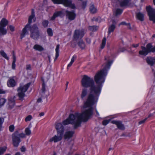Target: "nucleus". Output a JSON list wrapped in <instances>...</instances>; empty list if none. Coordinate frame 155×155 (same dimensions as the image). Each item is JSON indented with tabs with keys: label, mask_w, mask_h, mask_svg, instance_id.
I'll return each mask as SVG.
<instances>
[{
	"label": "nucleus",
	"mask_w": 155,
	"mask_h": 155,
	"mask_svg": "<svg viewBox=\"0 0 155 155\" xmlns=\"http://www.w3.org/2000/svg\"><path fill=\"white\" fill-rule=\"evenodd\" d=\"M29 30L30 32V37L34 40H37L40 36L38 28L35 25H34L30 27Z\"/></svg>",
	"instance_id": "39448f33"
},
{
	"label": "nucleus",
	"mask_w": 155,
	"mask_h": 155,
	"mask_svg": "<svg viewBox=\"0 0 155 155\" xmlns=\"http://www.w3.org/2000/svg\"><path fill=\"white\" fill-rule=\"evenodd\" d=\"M35 16V15L34 9H32L31 10V14L29 16L28 19H32L34 18Z\"/></svg>",
	"instance_id": "7c9ffc66"
},
{
	"label": "nucleus",
	"mask_w": 155,
	"mask_h": 155,
	"mask_svg": "<svg viewBox=\"0 0 155 155\" xmlns=\"http://www.w3.org/2000/svg\"><path fill=\"white\" fill-rule=\"evenodd\" d=\"M74 132V131H68L66 132L64 135V138L65 139H69L71 138Z\"/></svg>",
	"instance_id": "6ab92c4d"
},
{
	"label": "nucleus",
	"mask_w": 155,
	"mask_h": 155,
	"mask_svg": "<svg viewBox=\"0 0 155 155\" xmlns=\"http://www.w3.org/2000/svg\"><path fill=\"white\" fill-rule=\"evenodd\" d=\"M101 19V18L100 17H97V18L95 19L98 20V19Z\"/></svg>",
	"instance_id": "0e129e2a"
},
{
	"label": "nucleus",
	"mask_w": 155,
	"mask_h": 155,
	"mask_svg": "<svg viewBox=\"0 0 155 155\" xmlns=\"http://www.w3.org/2000/svg\"><path fill=\"white\" fill-rule=\"evenodd\" d=\"M25 137V134L23 133L19 134L18 131H15L12 135L13 145L15 147H17L21 142L20 138Z\"/></svg>",
	"instance_id": "7ed1b4c3"
},
{
	"label": "nucleus",
	"mask_w": 155,
	"mask_h": 155,
	"mask_svg": "<svg viewBox=\"0 0 155 155\" xmlns=\"http://www.w3.org/2000/svg\"><path fill=\"white\" fill-rule=\"evenodd\" d=\"M76 58V56L75 55H74L72 58L71 60V62L73 63L75 59Z\"/></svg>",
	"instance_id": "8fccbe9b"
},
{
	"label": "nucleus",
	"mask_w": 155,
	"mask_h": 155,
	"mask_svg": "<svg viewBox=\"0 0 155 155\" xmlns=\"http://www.w3.org/2000/svg\"><path fill=\"white\" fill-rule=\"evenodd\" d=\"M33 48L40 51H41L44 50V48L41 46L38 45H35L33 47Z\"/></svg>",
	"instance_id": "393cba45"
},
{
	"label": "nucleus",
	"mask_w": 155,
	"mask_h": 155,
	"mask_svg": "<svg viewBox=\"0 0 155 155\" xmlns=\"http://www.w3.org/2000/svg\"><path fill=\"white\" fill-rule=\"evenodd\" d=\"M9 29L11 31L13 32L15 30V27L12 25H10L9 26Z\"/></svg>",
	"instance_id": "49530a36"
},
{
	"label": "nucleus",
	"mask_w": 155,
	"mask_h": 155,
	"mask_svg": "<svg viewBox=\"0 0 155 155\" xmlns=\"http://www.w3.org/2000/svg\"><path fill=\"white\" fill-rule=\"evenodd\" d=\"M98 26H89V29L92 31H95L98 30Z\"/></svg>",
	"instance_id": "cd10ccee"
},
{
	"label": "nucleus",
	"mask_w": 155,
	"mask_h": 155,
	"mask_svg": "<svg viewBox=\"0 0 155 155\" xmlns=\"http://www.w3.org/2000/svg\"><path fill=\"white\" fill-rule=\"evenodd\" d=\"M46 90L45 88V85L44 81H43L42 84L41 91L40 92V94L41 96L43 97H47L48 95L46 94Z\"/></svg>",
	"instance_id": "f3484780"
},
{
	"label": "nucleus",
	"mask_w": 155,
	"mask_h": 155,
	"mask_svg": "<svg viewBox=\"0 0 155 155\" xmlns=\"http://www.w3.org/2000/svg\"><path fill=\"white\" fill-rule=\"evenodd\" d=\"M52 1L54 4H63L72 9H74L76 7L75 5L72 3L71 0H52Z\"/></svg>",
	"instance_id": "0eeeda50"
},
{
	"label": "nucleus",
	"mask_w": 155,
	"mask_h": 155,
	"mask_svg": "<svg viewBox=\"0 0 155 155\" xmlns=\"http://www.w3.org/2000/svg\"><path fill=\"white\" fill-rule=\"evenodd\" d=\"M86 41L89 44L91 42V40L89 38H86Z\"/></svg>",
	"instance_id": "864d4df0"
},
{
	"label": "nucleus",
	"mask_w": 155,
	"mask_h": 155,
	"mask_svg": "<svg viewBox=\"0 0 155 155\" xmlns=\"http://www.w3.org/2000/svg\"><path fill=\"white\" fill-rule=\"evenodd\" d=\"M44 115V113L43 112H41L39 114V116L40 117L43 116Z\"/></svg>",
	"instance_id": "13d9d810"
},
{
	"label": "nucleus",
	"mask_w": 155,
	"mask_h": 155,
	"mask_svg": "<svg viewBox=\"0 0 155 155\" xmlns=\"http://www.w3.org/2000/svg\"><path fill=\"white\" fill-rule=\"evenodd\" d=\"M3 119H2V118H0V131H1V130L2 125L3 123Z\"/></svg>",
	"instance_id": "de8ad7c7"
},
{
	"label": "nucleus",
	"mask_w": 155,
	"mask_h": 155,
	"mask_svg": "<svg viewBox=\"0 0 155 155\" xmlns=\"http://www.w3.org/2000/svg\"><path fill=\"white\" fill-rule=\"evenodd\" d=\"M55 128L57 130V133H60L63 134L64 127L61 124L58 123L56 125Z\"/></svg>",
	"instance_id": "dca6fc26"
},
{
	"label": "nucleus",
	"mask_w": 155,
	"mask_h": 155,
	"mask_svg": "<svg viewBox=\"0 0 155 155\" xmlns=\"http://www.w3.org/2000/svg\"><path fill=\"white\" fill-rule=\"evenodd\" d=\"M15 155H21V153L19 152H18L16 153Z\"/></svg>",
	"instance_id": "052dcab7"
},
{
	"label": "nucleus",
	"mask_w": 155,
	"mask_h": 155,
	"mask_svg": "<svg viewBox=\"0 0 155 155\" xmlns=\"http://www.w3.org/2000/svg\"><path fill=\"white\" fill-rule=\"evenodd\" d=\"M136 17L138 19H144V15L140 12L137 14Z\"/></svg>",
	"instance_id": "c85d7f7f"
},
{
	"label": "nucleus",
	"mask_w": 155,
	"mask_h": 155,
	"mask_svg": "<svg viewBox=\"0 0 155 155\" xmlns=\"http://www.w3.org/2000/svg\"><path fill=\"white\" fill-rule=\"evenodd\" d=\"M85 31L84 29L75 30L73 36V40L77 41L79 39L81 40L84 35Z\"/></svg>",
	"instance_id": "6e6552de"
},
{
	"label": "nucleus",
	"mask_w": 155,
	"mask_h": 155,
	"mask_svg": "<svg viewBox=\"0 0 155 155\" xmlns=\"http://www.w3.org/2000/svg\"><path fill=\"white\" fill-rule=\"evenodd\" d=\"M153 4L155 5V0H153Z\"/></svg>",
	"instance_id": "338daca9"
},
{
	"label": "nucleus",
	"mask_w": 155,
	"mask_h": 155,
	"mask_svg": "<svg viewBox=\"0 0 155 155\" xmlns=\"http://www.w3.org/2000/svg\"><path fill=\"white\" fill-rule=\"evenodd\" d=\"M63 134H61L60 133H57V135H55L52 138L50 139L49 141L50 142L54 141V143H56L61 141L62 138Z\"/></svg>",
	"instance_id": "ddd939ff"
},
{
	"label": "nucleus",
	"mask_w": 155,
	"mask_h": 155,
	"mask_svg": "<svg viewBox=\"0 0 155 155\" xmlns=\"http://www.w3.org/2000/svg\"><path fill=\"white\" fill-rule=\"evenodd\" d=\"M106 39L105 37H104L102 40V43L101 45V49L104 48L106 44Z\"/></svg>",
	"instance_id": "2f4dec72"
},
{
	"label": "nucleus",
	"mask_w": 155,
	"mask_h": 155,
	"mask_svg": "<svg viewBox=\"0 0 155 155\" xmlns=\"http://www.w3.org/2000/svg\"><path fill=\"white\" fill-rule=\"evenodd\" d=\"M25 135H29L31 133V131L30 130V128L28 127L26 128L25 130Z\"/></svg>",
	"instance_id": "e433bc0d"
},
{
	"label": "nucleus",
	"mask_w": 155,
	"mask_h": 155,
	"mask_svg": "<svg viewBox=\"0 0 155 155\" xmlns=\"http://www.w3.org/2000/svg\"><path fill=\"white\" fill-rule=\"evenodd\" d=\"M67 16L68 17L69 19H74L75 18L76 14L73 12H67Z\"/></svg>",
	"instance_id": "412c9836"
},
{
	"label": "nucleus",
	"mask_w": 155,
	"mask_h": 155,
	"mask_svg": "<svg viewBox=\"0 0 155 155\" xmlns=\"http://www.w3.org/2000/svg\"><path fill=\"white\" fill-rule=\"evenodd\" d=\"M37 102L38 103L41 102V98H39L38 99L37 101Z\"/></svg>",
	"instance_id": "4d7b16f0"
},
{
	"label": "nucleus",
	"mask_w": 155,
	"mask_h": 155,
	"mask_svg": "<svg viewBox=\"0 0 155 155\" xmlns=\"http://www.w3.org/2000/svg\"><path fill=\"white\" fill-rule=\"evenodd\" d=\"M8 103L9 105V107L11 108H12L14 106L15 103L14 102L9 101Z\"/></svg>",
	"instance_id": "37998d69"
},
{
	"label": "nucleus",
	"mask_w": 155,
	"mask_h": 155,
	"mask_svg": "<svg viewBox=\"0 0 155 155\" xmlns=\"http://www.w3.org/2000/svg\"><path fill=\"white\" fill-rule=\"evenodd\" d=\"M73 63L70 62L69 64L68 65L67 68H68V67H70L71 66Z\"/></svg>",
	"instance_id": "5fc2aeb1"
},
{
	"label": "nucleus",
	"mask_w": 155,
	"mask_h": 155,
	"mask_svg": "<svg viewBox=\"0 0 155 155\" xmlns=\"http://www.w3.org/2000/svg\"><path fill=\"white\" fill-rule=\"evenodd\" d=\"M87 4V1H84L82 2V8L84 9L86 7V6Z\"/></svg>",
	"instance_id": "79ce46f5"
},
{
	"label": "nucleus",
	"mask_w": 155,
	"mask_h": 155,
	"mask_svg": "<svg viewBox=\"0 0 155 155\" xmlns=\"http://www.w3.org/2000/svg\"><path fill=\"white\" fill-rule=\"evenodd\" d=\"M16 61V59H13V61L12 63V68L13 69H15V68L16 65L15 63Z\"/></svg>",
	"instance_id": "58836bf2"
},
{
	"label": "nucleus",
	"mask_w": 155,
	"mask_h": 155,
	"mask_svg": "<svg viewBox=\"0 0 155 155\" xmlns=\"http://www.w3.org/2000/svg\"><path fill=\"white\" fill-rule=\"evenodd\" d=\"M147 63L151 66H153L154 64H155V57H148L146 58Z\"/></svg>",
	"instance_id": "a211bd4d"
},
{
	"label": "nucleus",
	"mask_w": 155,
	"mask_h": 155,
	"mask_svg": "<svg viewBox=\"0 0 155 155\" xmlns=\"http://www.w3.org/2000/svg\"><path fill=\"white\" fill-rule=\"evenodd\" d=\"M112 61H108L105 66L102 70L98 72L95 74L94 79L96 85L94 84V81L92 78L84 75L81 81V85L85 87H90V91L88 94V90L86 88L82 89L81 97L84 99L87 96L84 102V108H88L93 111V106L98 101L101 93L102 84L105 81V77L107 74V71L112 63Z\"/></svg>",
	"instance_id": "f257e3e1"
},
{
	"label": "nucleus",
	"mask_w": 155,
	"mask_h": 155,
	"mask_svg": "<svg viewBox=\"0 0 155 155\" xmlns=\"http://www.w3.org/2000/svg\"><path fill=\"white\" fill-rule=\"evenodd\" d=\"M5 91L3 90L0 89V94H5ZM6 101V100L4 98H0V106L3 105Z\"/></svg>",
	"instance_id": "4be33fe9"
},
{
	"label": "nucleus",
	"mask_w": 155,
	"mask_h": 155,
	"mask_svg": "<svg viewBox=\"0 0 155 155\" xmlns=\"http://www.w3.org/2000/svg\"><path fill=\"white\" fill-rule=\"evenodd\" d=\"M112 24L110 25L108 28V35L109 36L111 32H113L116 28L117 22L114 20L112 21Z\"/></svg>",
	"instance_id": "2eb2a0df"
},
{
	"label": "nucleus",
	"mask_w": 155,
	"mask_h": 155,
	"mask_svg": "<svg viewBox=\"0 0 155 155\" xmlns=\"http://www.w3.org/2000/svg\"><path fill=\"white\" fill-rule=\"evenodd\" d=\"M8 23L7 20H1L0 22V35H5L7 32V30L4 28Z\"/></svg>",
	"instance_id": "9d476101"
},
{
	"label": "nucleus",
	"mask_w": 155,
	"mask_h": 155,
	"mask_svg": "<svg viewBox=\"0 0 155 155\" xmlns=\"http://www.w3.org/2000/svg\"><path fill=\"white\" fill-rule=\"evenodd\" d=\"M12 52H13L12 55H13V59H16V56L15 54L14 51H13Z\"/></svg>",
	"instance_id": "603ef678"
},
{
	"label": "nucleus",
	"mask_w": 155,
	"mask_h": 155,
	"mask_svg": "<svg viewBox=\"0 0 155 155\" xmlns=\"http://www.w3.org/2000/svg\"><path fill=\"white\" fill-rule=\"evenodd\" d=\"M141 48L142 50L139 51V53L140 55L146 56L149 53L155 52V46L153 47L150 43L147 44L146 47L141 46Z\"/></svg>",
	"instance_id": "20e7f679"
},
{
	"label": "nucleus",
	"mask_w": 155,
	"mask_h": 155,
	"mask_svg": "<svg viewBox=\"0 0 155 155\" xmlns=\"http://www.w3.org/2000/svg\"><path fill=\"white\" fill-rule=\"evenodd\" d=\"M147 118H146L145 119H144V120H142L139 122V124H142L145 122L146 121L147 119Z\"/></svg>",
	"instance_id": "a18cd8bd"
},
{
	"label": "nucleus",
	"mask_w": 155,
	"mask_h": 155,
	"mask_svg": "<svg viewBox=\"0 0 155 155\" xmlns=\"http://www.w3.org/2000/svg\"><path fill=\"white\" fill-rule=\"evenodd\" d=\"M6 150V147H0V155L3 154Z\"/></svg>",
	"instance_id": "c9c22d12"
},
{
	"label": "nucleus",
	"mask_w": 155,
	"mask_h": 155,
	"mask_svg": "<svg viewBox=\"0 0 155 155\" xmlns=\"http://www.w3.org/2000/svg\"><path fill=\"white\" fill-rule=\"evenodd\" d=\"M7 85L9 87H14L15 85V81L14 79H11L8 81Z\"/></svg>",
	"instance_id": "5701e85b"
},
{
	"label": "nucleus",
	"mask_w": 155,
	"mask_h": 155,
	"mask_svg": "<svg viewBox=\"0 0 155 155\" xmlns=\"http://www.w3.org/2000/svg\"><path fill=\"white\" fill-rule=\"evenodd\" d=\"M146 9L149 19H155V8L149 5L146 7Z\"/></svg>",
	"instance_id": "1a4fd4ad"
},
{
	"label": "nucleus",
	"mask_w": 155,
	"mask_h": 155,
	"mask_svg": "<svg viewBox=\"0 0 155 155\" xmlns=\"http://www.w3.org/2000/svg\"><path fill=\"white\" fill-rule=\"evenodd\" d=\"M9 130L11 132H12L14 131L15 129V127L13 125H11L9 127Z\"/></svg>",
	"instance_id": "ea45409f"
},
{
	"label": "nucleus",
	"mask_w": 155,
	"mask_h": 155,
	"mask_svg": "<svg viewBox=\"0 0 155 155\" xmlns=\"http://www.w3.org/2000/svg\"><path fill=\"white\" fill-rule=\"evenodd\" d=\"M31 68V65H27L26 66V70H30Z\"/></svg>",
	"instance_id": "3c124183"
},
{
	"label": "nucleus",
	"mask_w": 155,
	"mask_h": 155,
	"mask_svg": "<svg viewBox=\"0 0 155 155\" xmlns=\"http://www.w3.org/2000/svg\"><path fill=\"white\" fill-rule=\"evenodd\" d=\"M64 15V13L62 11H57L54 12L51 19H54L57 17H62Z\"/></svg>",
	"instance_id": "aec40b11"
},
{
	"label": "nucleus",
	"mask_w": 155,
	"mask_h": 155,
	"mask_svg": "<svg viewBox=\"0 0 155 155\" xmlns=\"http://www.w3.org/2000/svg\"><path fill=\"white\" fill-rule=\"evenodd\" d=\"M59 45H58L56 46V47L55 49L56 55L55 58L54 59V61H55L57 59L59 56Z\"/></svg>",
	"instance_id": "a878e982"
},
{
	"label": "nucleus",
	"mask_w": 155,
	"mask_h": 155,
	"mask_svg": "<svg viewBox=\"0 0 155 155\" xmlns=\"http://www.w3.org/2000/svg\"><path fill=\"white\" fill-rule=\"evenodd\" d=\"M96 114H97L98 116L99 115V113H98V111H97V110H96Z\"/></svg>",
	"instance_id": "e2e57ef3"
},
{
	"label": "nucleus",
	"mask_w": 155,
	"mask_h": 155,
	"mask_svg": "<svg viewBox=\"0 0 155 155\" xmlns=\"http://www.w3.org/2000/svg\"><path fill=\"white\" fill-rule=\"evenodd\" d=\"M47 32L48 35L50 36H52L53 35V31L51 29L48 28L47 30Z\"/></svg>",
	"instance_id": "f704fd0d"
},
{
	"label": "nucleus",
	"mask_w": 155,
	"mask_h": 155,
	"mask_svg": "<svg viewBox=\"0 0 155 155\" xmlns=\"http://www.w3.org/2000/svg\"><path fill=\"white\" fill-rule=\"evenodd\" d=\"M78 44L79 47L82 49H84L86 47V45L85 44L84 42L81 39L78 41Z\"/></svg>",
	"instance_id": "b1692460"
},
{
	"label": "nucleus",
	"mask_w": 155,
	"mask_h": 155,
	"mask_svg": "<svg viewBox=\"0 0 155 155\" xmlns=\"http://www.w3.org/2000/svg\"><path fill=\"white\" fill-rule=\"evenodd\" d=\"M68 82L67 81V82H66V89H65V90H66V89L67 88L68 85Z\"/></svg>",
	"instance_id": "bf43d9fd"
},
{
	"label": "nucleus",
	"mask_w": 155,
	"mask_h": 155,
	"mask_svg": "<svg viewBox=\"0 0 155 155\" xmlns=\"http://www.w3.org/2000/svg\"><path fill=\"white\" fill-rule=\"evenodd\" d=\"M110 120H105L103 121L102 124L104 125L107 124L109 122Z\"/></svg>",
	"instance_id": "c03bdc74"
},
{
	"label": "nucleus",
	"mask_w": 155,
	"mask_h": 155,
	"mask_svg": "<svg viewBox=\"0 0 155 155\" xmlns=\"http://www.w3.org/2000/svg\"><path fill=\"white\" fill-rule=\"evenodd\" d=\"M42 24L44 27H46L48 24V21L47 20H45L43 21Z\"/></svg>",
	"instance_id": "4c0bfd02"
},
{
	"label": "nucleus",
	"mask_w": 155,
	"mask_h": 155,
	"mask_svg": "<svg viewBox=\"0 0 155 155\" xmlns=\"http://www.w3.org/2000/svg\"><path fill=\"white\" fill-rule=\"evenodd\" d=\"M123 10L122 9L120 8H117L115 12V16H117L120 15L122 13Z\"/></svg>",
	"instance_id": "bb28decb"
},
{
	"label": "nucleus",
	"mask_w": 155,
	"mask_h": 155,
	"mask_svg": "<svg viewBox=\"0 0 155 155\" xmlns=\"http://www.w3.org/2000/svg\"><path fill=\"white\" fill-rule=\"evenodd\" d=\"M85 109L81 114H70L68 118L63 121L62 124L64 125L70 124H73L74 129L80 127L81 122L87 121L93 114V110L88 108Z\"/></svg>",
	"instance_id": "f03ea898"
},
{
	"label": "nucleus",
	"mask_w": 155,
	"mask_h": 155,
	"mask_svg": "<svg viewBox=\"0 0 155 155\" xmlns=\"http://www.w3.org/2000/svg\"><path fill=\"white\" fill-rule=\"evenodd\" d=\"M32 118V117L31 115H28L25 118V121L27 122L31 120Z\"/></svg>",
	"instance_id": "a19ab883"
},
{
	"label": "nucleus",
	"mask_w": 155,
	"mask_h": 155,
	"mask_svg": "<svg viewBox=\"0 0 155 155\" xmlns=\"http://www.w3.org/2000/svg\"><path fill=\"white\" fill-rule=\"evenodd\" d=\"M133 47L134 48L138 47L139 46V44H133L132 45Z\"/></svg>",
	"instance_id": "6e6d98bb"
},
{
	"label": "nucleus",
	"mask_w": 155,
	"mask_h": 155,
	"mask_svg": "<svg viewBox=\"0 0 155 155\" xmlns=\"http://www.w3.org/2000/svg\"><path fill=\"white\" fill-rule=\"evenodd\" d=\"M32 20H28V23L25 26V27L23 29L22 32L21 34V39H22L24 38L26 35L28 34V32L27 29L30 28V27L32 26H30V24Z\"/></svg>",
	"instance_id": "9b49d317"
},
{
	"label": "nucleus",
	"mask_w": 155,
	"mask_h": 155,
	"mask_svg": "<svg viewBox=\"0 0 155 155\" xmlns=\"http://www.w3.org/2000/svg\"><path fill=\"white\" fill-rule=\"evenodd\" d=\"M71 152H69L67 155H71Z\"/></svg>",
	"instance_id": "69168bd1"
},
{
	"label": "nucleus",
	"mask_w": 155,
	"mask_h": 155,
	"mask_svg": "<svg viewBox=\"0 0 155 155\" xmlns=\"http://www.w3.org/2000/svg\"><path fill=\"white\" fill-rule=\"evenodd\" d=\"M131 0H121L119 1V5L121 8L129 7L131 5Z\"/></svg>",
	"instance_id": "f8f14e48"
},
{
	"label": "nucleus",
	"mask_w": 155,
	"mask_h": 155,
	"mask_svg": "<svg viewBox=\"0 0 155 155\" xmlns=\"http://www.w3.org/2000/svg\"><path fill=\"white\" fill-rule=\"evenodd\" d=\"M153 114H150L148 116V117H147L148 118V117H152L153 116Z\"/></svg>",
	"instance_id": "680f3d73"
},
{
	"label": "nucleus",
	"mask_w": 155,
	"mask_h": 155,
	"mask_svg": "<svg viewBox=\"0 0 155 155\" xmlns=\"http://www.w3.org/2000/svg\"><path fill=\"white\" fill-rule=\"evenodd\" d=\"M153 21V23H155V20H151Z\"/></svg>",
	"instance_id": "774afa93"
},
{
	"label": "nucleus",
	"mask_w": 155,
	"mask_h": 155,
	"mask_svg": "<svg viewBox=\"0 0 155 155\" xmlns=\"http://www.w3.org/2000/svg\"><path fill=\"white\" fill-rule=\"evenodd\" d=\"M111 123L116 124L119 129L124 130L125 129L124 125L122 124V122L120 121L113 120L111 121Z\"/></svg>",
	"instance_id": "4468645a"
},
{
	"label": "nucleus",
	"mask_w": 155,
	"mask_h": 155,
	"mask_svg": "<svg viewBox=\"0 0 155 155\" xmlns=\"http://www.w3.org/2000/svg\"><path fill=\"white\" fill-rule=\"evenodd\" d=\"M1 55L7 60H9V58L7 56L6 54L2 50L0 51Z\"/></svg>",
	"instance_id": "473e14b6"
},
{
	"label": "nucleus",
	"mask_w": 155,
	"mask_h": 155,
	"mask_svg": "<svg viewBox=\"0 0 155 155\" xmlns=\"http://www.w3.org/2000/svg\"><path fill=\"white\" fill-rule=\"evenodd\" d=\"M31 83H28L23 86H20L18 89V95L21 99L23 98L25 95L26 92L30 86Z\"/></svg>",
	"instance_id": "423d86ee"
},
{
	"label": "nucleus",
	"mask_w": 155,
	"mask_h": 155,
	"mask_svg": "<svg viewBox=\"0 0 155 155\" xmlns=\"http://www.w3.org/2000/svg\"><path fill=\"white\" fill-rule=\"evenodd\" d=\"M120 25H126L127 26V28L129 29H131V28L130 27V23H126L125 22L123 21L121 22L119 24V26H120Z\"/></svg>",
	"instance_id": "c756f323"
},
{
	"label": "nucleus",
	"mask_w": 155,
	"mask_h": 155,
	"mask_svg": "<svg viewBox=\"0 0 155 155\" xmlns=\"http://www.w3.org/2000/svg\"><path fill=\"white\" fill-rule=\"evenodd\" d=\"M20 150H21V152H25V150H26V148H25V147L24 146H22L21 149H20Z\"/></svg>",
	"instance_id": "09e8293b"
},
{
	"label": "nucleus",
	"mask_w": 155,
	"mask_h": 155,
	"mask_svg": "<svg viewBox=\"0 0 155 155\" xmlns=\"http://www.w3.org/2000/svg\"><path fill=\"white\" fill-rule=\"evenodd\" d=\"M90 11L91 13H94L96 12L97 9L93 5H91L90 8Z\"/></svg>",
	"instance_id": "72a5a7b5"
}]
</instances>
